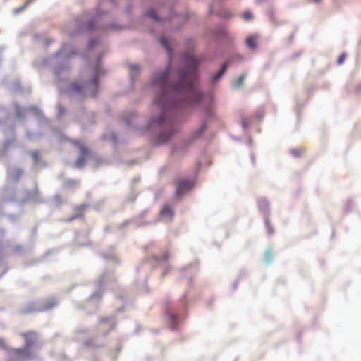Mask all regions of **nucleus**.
<instances>
[{"label": "nucleus", "mask_w": 361, "mask_h": 361, "mask_svg": "<svg viewBox=\"0 0 361 361\" xmlns=\"http://www.w3.org/2000/svg\"><path fill=\"white\" fill-rule=\"evenodd\" d=\"M85 206H80L75 209V214L71 217L68 221H72L78 218L82 217L83 216V210L85 209Z\"/></svg>", "instance_id": "obj_12"}, {"label": "nucleus", "mask_w": 361, "mask_h": 361, "mask_svg": "<svg viewBox=\"0 0 361 361\" xmlns=\"http://www.w3.org/2000/svg\"><path fill=\"white\" fill-rule=\"evenodd\" d=\"M242 16H243V20H245V21H250V20H253V15H252V13L250 11H245V12L242 14Z\"/></svg>", "instance_id": "obj_16"}, {"label": "nucleus", "mask_w": 361, "mask_h": 361, "mask_svg": "<svg viewBox=\"0 0 361 361\" xmlns=\"http://www.w3.org/2000/svg\"><path fill=\"white\" fill-rule=\"evenodd\" d=\"M68 185H69L70 186H75V185H78V183L76 181V180H68L67 182Z\"/></svg>", "instance_id": "obj_24"}, {"label": "nucleus", "mask_w": 361, "mask_h": 361, "mask_svg": "<svg viewBox=\"0 0 361 361\" xmlns=\"http://www.w3.org/2000/svg\"><path fill=\"white\" fill-rule=\"evenodd\" d=\"M20 336L25 340V346L31 350L32 345L36 341L37 335L34 331H27L25 333H20Z\"/></svg>", "instance_id": "obj_6"}, {"label": "nucleus", "mask_w": 361, "mask_h": 361, "mask_svg": "<svg viewBox=\"0 0 361 361\" xmlns=\"http://www.w3.org/2000/svg\"><path fill=\"white\" fill-rule=\"evenodd\" d=\"M345 56H346V55H345V53H343V54L339 56V58H338V63L339 65L342 64V63L344 62V61L345 60Z\"/></svg>", "instance_id": "obj_22"}, {"label": "nucleus", "mask_w": 361, "mask_h": 361, "mask_svg": "<svg viewBox=\"0 0 361 361\" xmlns=\"http://www.w3.org/2000/svg\"><path fill=\"white\" fill-rule=\"evenodd\" d=\"M169 319L173 322L176 320V316L172 314H169Z\"/></svg>", "instance_id": "obj_26"}, {"label": "nucleus", "mask_w": 361, "mask_h": 361, "mask_svg": "<svg viewBox=\"0 0 361 361\" xmlns=\"http://www.w3.org/2000/svg\"><path fill=\"white\" fill-rule=\"evenodd\" d=\"M114 0H101L99 2V7L105 8L108 5H114Z\"/></svg>", "instance_id": "obj_18"}, {"label": "nucleus", "mask_w": 361, "mask_h": 361, "mask_svg": "<svg viewBox=\"0 0 361 361\" xmlns=\"http://www.w3.org/2000/svg\"><path fill=\"white\" fill-rule=\"evenodd\" d=\"M99 73V70L98 68H97L94 70V75L93 78L90 81V83H89V85L92 86V87L94 89H97L98 88Z\"/></svg>", "instance_id": "obj_11"}, {"label": "nucleus", "mask_w": 361, "mask_h": 361, "mask_svg": "<svg viewBox=\"0 0 361 361\" xmlns=\"http://www.w3.org/2000/svg\"><path fill=\"white\" fill-rule=\"evenodd\" d=\"M218 15L224 19H229V18L232 16V13L228 10H224L218 13Z\"/></svg>", "instance_id": "obj_17"}, {"label": "nucleus", "mask_w": 361, "mask_h": 361, "mask_svg": "<svg viewBox=\"0 0 361 361\" xmlns=\"http://www.w3.org/2000/svg\"><path fill=\"white\" fill-rule=\"evenodd\" d=\"M13 354V361H22L30 359L32 356L31 350L26 347L15 348L12 350Z\"/></svg>", "instance_id": "obj_4"}, {"label": "nucleus", "mask_w": 361, "mask_h": 361, "mask_svg": "<svg viewBox=\"0 0 361 361\" xmlns=\"http://www.w3.org/2000/svg\"><path fill=\"white\" fill-rule=\"evenodd\" d=\"M72 143L75 146L78 147L80 151V154L75 161V165L77 167L81 168L85 165L87 161L89 155V150L87 147L79 140H73Z\"/></svg>", "instance_id": "obj_3"}, {"label": "nucleus", "mask_w": 361, "mask_h": 361, "mask_svg": "<svg viewBox=\"0 0 361 361\" xmlns=\"http://www.w3.org/2000/svg\"><path fill=\"white\" fill-rule=\"evenodd\" d=\"M206 124L203 123L200 128L194 133V139L200 137L206 130Z\"/></svg>", "instance_id": "obj_15"}, {"label": "nucleus", "mask_w": 361, "mask_h": 361, "mask_svg": "<svg viewBox=\"0 0 361 361\" xmlns=\"http://www.w3.org/2000/svg\"><path fill=\"white\" fill-rule=\"evenodd\" d=\"M72 89L75 92H79L82 90V87L78 84H73L72 85Z\"/></svg>", "instance_id": "obj_23"}, {"label": "nucleus", "mask_w": 361, "mask_h": 361, "mask_svg": "<svg viewBox=\"0 0 361 361\" xmlns=\"http://www.w3.org/2000/svg\"><path fill=\"white\" fill-rule=\"evenodd\" d=\"M145 15L154 20H157V21L159 20L158 13H157V11L154 9H152V8L149 9L148 11H146Z\"/></svg>", "instance_id": "obj_14"}, {"label": "nucleus", "mask_w": 361, "mask_h": 361, "mask_svg": "<svg viewBox=\"0 0 361 361\" xmlns=\"http://www.w3.org/2000/svg\"><path fill=\"white\" fill-rule=\"evenodd\" d=\"M184 68L178 71L179 80L176 83L171 81V68L152 77L151 85L159 90V94L154 101V106L161 111L157 118H152L150 124L166 126L170 128L167 133L159 136V142H166L176 131L172 120L167 118L171 108L188 107L201 102L203 95L196 86L197 67L202 58H196L193 52L188 50L182 55Z\"/></svg>", "instance_id": "obj_1"}, {"label": "nucleus", "mask_w": 361, "mask_h": 361, "mask_svg": "<svg viewBox=\"0 0 361 361\" xmlns=\"http://www.w3.org/2000/svg\"><path fill=\"white\" fill-rule=\"evenodd\" d=\"M173 211L167 205L164 206L160 211V216L163 218L171 219L173 218Z\"/></svg>", "instance_id": "obj_8"}, {"label": "nucleus", "mask_w": 361, "mask_h": 361, "mask_svg": "<svg viewBox=\"0 0 361 361\" xmlns=\"http://www.w3.org/2000/svg\"><path fill=\"white\" fill-rule=\"evenodd\" d=\"M111 29H113V30L116 29V28L114 27V25H116V24H111Z\"/></svg>", "instance_id": "obj_29"}, {"label": "nucleus", "mask_w": 361, "mask_h": 361, "mask_svg": "<svg viewBox=\"0 0 361 361\" xmlns=\"http://www.w3.org/2000/svg\"><path fill=\"white\" fill-rule=\"evenodd\" d=\"M228 63H225L223 64L221 70L212 77V82L215 83L217 82V80L224 74L226 72L227 68H228Z\"/></svg>", "instance_id": "obj_10"}, {"label": "nucleus", "mask_w": 361, "mask_h": 361, "mask_svg": "<svg viewBox=\"0 0 361 361\" xmlns=\"http://www.w3.org/2000/svg\"><path fill=\"white\" fill-rule=\"evenodd\" d=\"M0 348H6V343L3 339H0Z\"/></svg>", "instance_id": "obj_25"}, {"label": "nucleus", "mask_w": 361, "mask_h": 361, "mask_svg": "<svg viewBox=\"0 0 361 361\" xmlns=\"http://www.w3.org/2000/svg\"><path fill=\"white\" fill-rule=\"evenodd\" d=\"M302 153H303V149H300H300H294L291 150V154L295 157H299Z\"/></svg>", "instance_id": "obj_21"}, {"label": "nucleus", "mask_w": 361, "mask_h": 361, "mask_svg": "<svg viewBox=\"0 0 361 361\" xmlns=\"http://www.w3.org/2000/svg\"><path fill=\"white\" fill-rule=\"evenodd\" d=\"M129 69L132 76L135 74H137L140 71L139 66L137 65H130L129 66Z\"/></svg>", "instance_id": "obj_19"}, {"label": "nucleus", "mask_w": 361, "mask_h": 361, "mask_svg": "<svg viewBox=\"0 0 361 361\" xmlns=\"http://www.w3.org/2000/svg\"><path fill=\"white\" fill-rule=\"evenodd\" d=\"M33 1L34 0H27L25 2L23 3V4L21 6L13 10V14L17 15L20 13L21 11H24Z\"/></svg>", "instance_id": "obj_13"}, {"label": "nucleus", "mask_w": 361, "mask_h": 361, "mask_svg": "<svg viewBox=\"0 0 361 361\" xmlns=\"http://www.w3.org/2000/svg\"><path fill=\"white\" fill-rule=\"evenodd\" d=\"M192 187V183L187 180H180L176 182V196H180L185 192L190 190Z\"/></svg>", "instance_id": "obj_5"}, {"label": "nucleus", "mask_w": 361, "mask_h": 361, "mask_svg": "<svg viewBox=\"0 0 361 361\" xmlns=\"http://www.w3.org/2000/svg\"><path fill=\"white\" fill-rule=\"evenodd\" d=\"M32 156L33 157V159L35 160V161H37L38 159V154L37 152H33L32 154Z\"/></svg>", "instance_id": "obj_27"}, {"label": "nucleus", "mask_w": 361, "mask_h": 361, "mask_svg": "<svg viewBox=\"0 0 361 361\" xmlns=\"http://www.w3.org/2000/svg\"><path fill=\"white\" fill-rule=\"evenodd\" d=\"M160 42L163 45V47L166 49V50L167 51L169 58L171 60V55H172V49H171V47H170L169 40L167 39L166 37L164 36L160 39Z\"/></svg>", "instance_id": "obj_9"}, {"label": "nucleus", "mask_w": 361, "mask_h": 361, "mask_svg": "<svg viewBox=\"0 0 361 361\" xmlns=\"http://www.w3.org/2000/svg\"><path fill=\"white\" fill-rule=\"evenodd\" d=\"M72 143L75 146L78 147L80 151V154L75 161V165L77 167L81 168L85 165L87 161L89 155V150L87 147L79 140H73Z\"/></svg>", "instance_id": "obj_2"}, {"label": "nucleus", "mask_w": 361, "mask_h": 361, "mask_svg": "<svg viewBox=\"0 0 361 361\" xmlns=\"http://www.w3.org/2000/svg\"><path fill=\"white\" fill-rule=\"evenodd\" d=\"M96 95V92L92 93V96L94 97Z\"/></svg>", "instance_id": "obj_30"}, {"label": "nucleus", "mask_w": 361, "mask_h": 361, "mask_svg": "<svg viewBox=\"0 0 361 361\" xmlns=\"http://www.w3.org/2000/svg\"><path fill=\"white\" fill-rule=\"evenodd\" d=\"M94 43H95V42L94 40H91L90 42V47H92Z\"/></svg>", "instance_id": "obj_28"}, {"label": "nucleus", "mask_w": 361, "mask_h": 361, "mask_svg": "<svg viewBox=\"0 0 361 361\" xmlns=\"http://www.w3.org/2000/svg\"><path fill=\"white\" fill-rule=\"evenodd\" d=\"M259 36L257 35H250L246 39V44L250 49H256Z\"/></svg>", "instance_id": "obj_7"}, {"label": "nucleus", "mask_w": 361, "mask_h": 361, "mask_svg": "<svg viewBox=\"0 0 361 361\" xmlns=\"http://www.w3.org/2000/svg\"><path fill=\"white\" fill-rule=\"evenodd\" d=\"M244 79H245V76L244 75L240 76L238 78V80L235 82L234 85L236 87H239L243 83Z\"/></svg>", "instance_id": "obj_20"}]
</instances>
